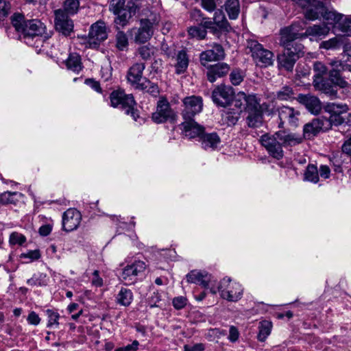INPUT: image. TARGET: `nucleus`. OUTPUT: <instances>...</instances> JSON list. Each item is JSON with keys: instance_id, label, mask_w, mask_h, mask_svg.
<instances>
[{"instance_id": "nucleus-31", "label": "nucleus", "mask_w": 351, "mask_h": 351, "mask_svg": "<svg viewBox=\"0 0 351 351\" xmlns=\"http://www.w3.org/2000/svg\"><path fill=\"white\" fill-rule=\"evenodd\" d=\"M66 66L68 69L78 73L82 69L81 57L77 53H71L66 60Z\"/></svg>"}, {"instance_id": "nucleus-32", "label": "nucleus", "mask_w": 351, "mask_h": 351, "mask_svg": "<svg viewBox=\"0 0 351 351\" xmlns=\"http://www.w3.org/2000/svg\"><path fill=\"white\" fill-rule=\"evenodd\" d=\"M293 87L286 85L278 90L275 96L280 101H291L294 99H296Z\"/></svg>"}, {"instance_id": "nucleus-44", "label": "nucleus", "mask_w": 351, "mask_h": 351, "mask_svg": "<svg viewBox=\"0 0 351 351\" xmlns=\"http://www.w3.org/2000/svg\"><path fill=\"white\" fill-rule=\"evenodd\" d=\"M128 38L125 33L123 31H118L116 35V47L120 51H123L128 48Z\"/></svg>"}, {"instance_id": "nucleus-50", "label": "nucleus", "mask_w": 351, "mask_h": 351, "mask_svg": "<svg viewBox=\"0 0 351 351\" xmlns=\"http://www.w3.org/2000/svg\"><path fill=\"white\" fill-rule=\"evenodd\" d=\"M46 314L48 317L47 327H52L53 326H58L59 325L58 319L60 315L51 309L46 311Z\"/></svg>"}, {"instance_id": "nucleus-8", "label": "nucleus", "mask_w": 351, "mask_h": 351, "mask_svg": "<svg viewBox=\"0 0 351 351\" xmlns=\"http://www.w3.org/2000/svg\"><path fill=\"white\" fill-rule=\"evenodd\" d=\"M177 114L171 108L169 102L165 97H161L157 103L156 110L152 114V119L156 123L167 121L174 123L177 120Z\"/></svg>"}, {"instance_id": "nucleus-56", "label": "nucleus", "mask_w": 351, "mask_h": 351, "mask_svg": "<svg viewBox=\"0 0 351 351\" xmlns=\"http://www.w3.org/2000/svg\"><path fill=\"white\" fill-rule=\"evenodd\" d=\"M25 241V237L18 232H13L10 237V243L12 245H22Z\"/></svg>"}, {"instance_id": "nucleus-51", "label": "nucleus", "mask_w": 351, "mask_h": 351, "mask_svg": "<svg viewBox=\"0 0 351 351\" xmlns=\"http://www.w3.org/2000/svg\"><path fill=\"white\" fill-rule=\"evenodd\" d=\"M243 73L241 70L236 69H234L230 75V80L232 84L234 86L239 85L243 80Z\"/></svg>"}, {"instance_id": "nucleus-46", "label": "nucleus", "mask_w": 351, "mask_h": 351, "mask_svg": "<svg viewBox=\"0 0 351 351\" xmlns=\"http://www.w3.org/2000/svg\"><path fill=\"white\" fill-rule=\"evenodd\" d=\"M45 278L46 275L44 274H34L31 278L27 280V284L32 287L45 286L47 285Z\"/></svg>"}, {"instance_id": "nucleus-37", "label": "nucleus", "mask_w": 351, "mask_h": 351, "mask_svg": "<svg viewBox=\"0 0 351 351\" xmlns=\"http://www.w3.org/2000/svg\"><path fill=\"white\" fill-rule=\"evenodd\" d=\"M117 299L119 304L123 306H129L133 300L132 292L130 289L121 288Z\"/></svg>"}, {"instance_id": "nucleus-36", "label": "nucleus", "mask_w": 351, "mask_h": 351, "mask_svg": "<svg viewBox=\"0 0 351 351\" xmlns=\"http://www.w3.org/2000/svg\"><path fill=\"white\" fill-rule=\"evenodd\" d=\"M326 112L330 114H341L348 111L349 108L346 104L328 103L324 106Z\"/></svg>"}, {"instance_id": "nucleus-42", "label": "nucleus", "mask_w": 351, "mask_h": 351, "mask_svg": "<svg viewBox=\"0 0 351 351\" xmlns=\"http://www.w3.org/2000/svg\"><path fill=\"white\" fill-rule=\"evenodd\" d=\"M27 21L24 16L20 13H14L11 17V22L16 31L21 34Z\"/></svg>"}, {"instance_id": "nucleus-9", "label": "nucleus", "mask_w": 351, "mask_h": 351, "mask_svg": "<svg viewBox=\"0 0 351 351\" xmlns=\"http://www.w3.org/2000/svg\"><path fill=\"white\" fill-rule=\"evenodd\" d=\"M46 26L40 20L32 19L26 21L24 29H23L21 36L25 39V42L29 45H32L31 40L44 37H48V35H45Z\"/></svg>"}, {"instance_id": "nucleus-40", "label": "nucleus", "mask_w": 351, "mask_h": 351, "mask_svg": "<svg viewBox=\"0 0 351 351\" xmlns=\"http://www.w3.org/2000/svg\"><path fill=\"white\" fill-rule=\"evenodd\" d=\"M222 117L228 125H234L239 119V113L231 109H227L222 113Z\"/></svg>"}, {"instance_id": "nucleus-4", "label": "nucleus", "mask_w": 351, "mask_h": 351, "mask_svg": "<svg viewBox=\"0 0 351 351\" xmlns=\"http://www.w3.org/2000/svg\"><path fill=\"white\" fill-rule=\"evenodd\" d=\"M213 294H216L217 291L220 292L221 297L230 302H237L241 299L243 294V289L238 282H232L230 278H223L217 289L210 288Z\"/></svg>"}, {"instance_id": "nucleus-24", "label": "nucleus", "mask_w": 351, "mask_h": 351, "mask_svg": "<svg viewBox=\"0 0 351 351\" xmlns=\"http://www.w3.org/2000/svg\"><path fill=\"white\" fill-rule=\"evenodd\" d=\"M145 69V64L142 62L134 64L128 70L127 80L128 82L135 88L141 84L145 77H143V72Z\"/></svg>"}, {"instance_id": "nucleus-59", "label": "nucleus", "mask_w": 351, "mask_h": 351, "mask_svg": "<svg viewBox=\"0 0 351 351\" xmlns=\"http://www.w3.org/2000/svg\"><path fill=\"white\" fill-rule=\"evenodd\" d=\"M329 120L330 122V127H332V125H341L344 122V119L341 116V114H330Z\"/></svg>"}, {"instance_id": "nucleus-12", "label": "nucleus", "mask_w": 351, "mask_h": 351, "mask_svg": "<svg viewBox=\"0 0 351 351\" xmlns=\"http://www.w3.org/2000/svg\"><path fill=\"white\" fill-rule=\"evenodd\" d=\"M328 65L330 66L328 76L330 82L335 83L341 88L348 87V82L341 76V73L346 70V64L335 58L329 60Z\"/></svg>"}, {"instance_id": "nucleus-5", "label": "nucleus", "mask_w": 351, "mask_h": 351, "mask_svg": "<svg viewBox=\"0 0 351 351\" xmlns=\"http://www.w3.org/2000/svg\"><path fill=\"white\" fill-rule=\"evenodd\" d=\"M111 106L114 108H121L127 114H130L134 121L139 117L137 110L134 109L136 102L132 94L127 95L122 90H114L110 96Z\"/></svg>"}, {"instance_id": "nucleus-53", "label": "nucleus", "mask_w": 351, "mask_h": 351, "mask_svg": "<svg viewBox=\"0 0 351 351\" xmlns=\"http://www.w3.org/2000/svg\"><path fill=\"white\" fill-rule=\"evenodd\" d=\"M16 192L6 191L0 194V206L14 203L12 196L15 195Z\"/></svg>"}, {"instance_id": "nucleus-19", "label": "nucleus", "mask_w": 351, "mask_h": 351, "mask_svg": "<svg viewBox=\"0 0 351 351\" xmlns=\"http://www.w3.org/2000/svg\"><path fill=\"white\" fill-rule=\"evenodd\" d=\"M56 29L64 36L70 34L73 29V21L69 16L61 9L54 11Z\"/></svg>"}, {"instance_id": "nucleus-43", "label": "nucleus", "mask_w": 351, "mask_h": 351, "mask_svg": "<svg viewBox=\"0 0 351 351\" xmlns=\"http://www.w3.org/2000/svg\"><path fill=\"white\" fill-rule=\"evenodd\" d=\"M317 124V123L313 120L311 123L304 125L303 128L304 138H311L319 132L317 125H316Z\"/></svg>"}, {"instance_id": "nucleus-28", "label": "nucleus", "mask_w": 351, "mask_h": 351, "mask_svg": "<svg viewBox=\"0 0 351 351\" xmlns=\"http://www.w3.org/2000/svg\"><path fill=\"white\" fill-rule=\"evenodd\" d=\"M230 70V66L226 63H218L211 66L207 71V78L210 82L216 81L217 78L226 75Z\"/></svg>"}, {"instance_id": "nucleus-33", "label": "nucleus", "mask_w": 351, "mask_h": 351, "mask_svg": "<svg viewBox=\"0 0 351 351\" xmlns=\"http://www.w3.org/2000/svg\"><path fill=\"white\" fill-rule=\"evenodd\" d=\"M136 90L147 92L156 97L159 94V88L156 84L152 82L147 78H144L141 84H138Z\"/></svg>"}, {"instance_id": "nucleus-6", "label": "nucleus", "mask_w": 351, "mask_h": 351, "mask_svg": "<svg viewBox=\"0 0 351 351\" xmlns=\"http://www.w3.org/2000/svg\"><path fill=\"white\" fill-rule=\"evenodd\" d=\"M247 48L250 49L252 57L257 66L267 67L274 63V53L255 40L247 41Z\"/></svg>"}, {"instance_id": "nucleus-11", "label": "nucleus", "mask_w": 351, "mask_h": 351, "mask_svg": "<svg viewBox=\"0 0 351 351\" xmlns=\"http://www.w3.org/2000/svg\"><path fill=\"white\" fill-rule=\"evenodd\" d=\"M108 38V28L103 21L93 23L90 28L87 45L90 48H97Z\"/></svg>"}, {"instance_id": "nucleus-23", "label": "nucleus", "mask_w": 351, "mask_h": 351, "mask_svg": "<svg viewBox=\"0 0 351 351\" xmlns=\"http://www.w3.org/2000/svg\"><path fill=\"white\" fill-rule=\"evenodd\" d=\"M296 100L304 105L306 108L312 114H318L322 109V104L319 99L311 94H299Z\"/></svg>"}, {"instance_id": "nucleus-30", "label": "nucleus", "mask_w": 351, "mask_h": 351, "mask_svg": "<svg viewBox=\"0 0 351 351\" xmlns=\"http://www.w3.org/2000/svg\"><path fill=\"white\" fill-rule=\"evenodd\" d=\"M329 31L330 28L326 25H314L306 28L304 34V38L308 36L315 37L325 36L329 33Z\"/></svg>"}, {"instance_id": "nucleus-58", "label": "nucleus", "mask_w": 351, "mask_h": 351, "mask_svg": "<svg viewBox=\"0 0 351 351\" xmlns=\"http://www.w3.org/2000/svg\"><path fill=\"white\" fill-rule=\"evenodd\" d=\"M202 6L208 12H213L216 8L215 0H201Z\"/></svg>"}, {"instance_id": "nucleus-21", "label": "nucleus", "mask_w": 351, "mask_h": 351, "mask_svg": "<svg viewBox=\"0 0 351 351\" xmlns=\"http://www.w3.org/2000/svg\"><path fill=\"white\" fill-rule=\"evenodd\" d=\"M81 214L75 208L66 210L62 216L63 230L66 232L76 230L81 222Z\"/></svg>"}, {"instance_id": "nucleus-63", "label": "nucleus", "mask_w": 351, "mask_h": 351, "mask_svg": "<svg viewBox=\"0 0 351 351\" xmlns=\"http://www.w3.org/2000/svg\"><path fill=\"white\" fill-rule=\"evenodd\" d=\"M239 336V332L237 328L233 326H231L229 330L228 339L232 342H234L238 339Z\"/></svg>"}, {"instance_id": "nucleus-26", "label": "nucleus", "mask_w": 351, "mask_h": 351, "mask_svg": "<svg viewBox=\"0 0 351 351\" xmlns=\"http://www.w3.org/2000/svg\"><path fill=\"white\" fill-rule=\"evenodd\" d=\"M189 283L198 284L204 288H208L211 282L212 276L205 271L192 270L186 276Z\"/></svg>"}, {"instance_id": "nucleus-16", "label": "nucleus", "mask_w": 351, "mask_h": 351, "mask_svg": "<svg viewBox=\"0 0 351 351\" xmlns=\"http://www.w3.org/2000/svg\"><path fill=\"white\" fill-rule=\"evenodd\" d=\"M280 34V43L284 49H295L296 45H302L298 40L304 38V34L298 33L294 25L282 29Z\"/></svg>"}, {"instance_id": "nucleus-41", "label": "nucleus", "mask_w": 351, "mask_h": 351, "mask_svg": "<svg viewBox=\"0 0 351 351\" xmlns=\"http://www.w3.org/2000/svg\"><path fill=\"white\" fill-rule=\"evenodd\" d=\"M342 15L337 13L333 10H328L325 7V10L322 14V17L327 21L328 24L333 25L339 23L341 19Z\"/></svg>"}, {"instance_id": "nucleus-64", "label": "nucleus", "mask_w": 351, "mask_h": 351, "mask_svg": "<svg viewBox=\"0 0 351 351\" xmlns=\"http://www.w3.org/2000/svg\"><path fill=\"white\" fill-rule=\"evenodd\" d=\"M184 351H203L204 350V346L202 343H197L193 346L185 345Z\"/></svg>"}, {"instance_id": "nucleus-55", "label": "nucleus", "mask_w": 351, "mask_h": 351, "mask_svg": "<svg viewBox=\"0 0 351 351\" xmlns=\"http://www.w3.org/2000/svg\"><path fill=\"white\" fill-rule=\"evenodd\" d=\"M11 10V4L6 0H0V16H7Z\"/></svg>"}, {"instance_id": "nucleus-29", "label": "nucleus", "mask_w": 351, "mask_h": 351, "mask_svg": "<svg viewBox=\"0 0 351 351\" xmlns=\"http://www.w3.org/2000/svg\"><path fill=\"white\" fill-rule=\"evenodd\" d=\"M176 73L177 74L184 73L188 68L189 62L186 51L184 50L178 51V54L176 55Z\"/></svg>"}, {"instance_id": "nucleus-61", "label": "nucleus", "mask_w": 351, "mask_h": 351, "mask_svg": "<svg viewBox=\"0 0 351 351\" xmlns=\"http://www.w3.org/2000/svg\"><path fill=\"white\" fill-rule=\"evenodd\" d=\"M27 322H29V324H32V325H38L40 322V319L38 316V315L35 313L34 311H32L28 317H27Z\"/></svg>"}, {"instance_id": "nucleus-39", "label": "nucleus", "mask_w": 351, "mask_h": 351, "mask_svg": "<svg viewBox=\"0 0 351 351\" xmlns=\"http://www.w3.org/2000/svg\"><path fill=\"white\" fill-rule=\"evenodd\" d=\"M306 181L317 183L319 181L317 168L314 165H308L306 169L304 176Z\"/></svg>"}, {"instance_id": "nucleus-1", "label": "nucleus", "mask_w": 351, "mask_h": 351, "mask_svg": "<svg viewBox=\"0 0 351 351\" xmlns=\"http://www.w3.org/2000/svg\"><path fill=\"white\" fill-rule=\"evenodd\" d=\"M302 141V138L296 134L280 130L274 134H265L261 136L260 142L270 156L280 160L284 156L282 147L295 146Z\"/></svg>"}, {"instance_id": "nucleus-47", "label": "nucleus", "mask_w": 351, "mask_h": 351, "mask_svg": "<svg viewBox=\"0 0 351 351\" xmlns=\"http://www.w3.org/2000/svg\"><path fill=\"white\" fill-rule=\"evenodd\" d=\"M189 34L193 37L196 38L199 40H202L206 38L207 32L202 26H193L188 29Z\"/></svg>"}, {"instance_id": "nucleus-22", "label": "nucleus", "mask_w": 351, "mask_h": 351, "mask_svg": "<svg viewBox=\"0 0 351 351\" xmlns=\"http://www.w3.org/2000/svg\"><path fill=\"white\" fill-rule=\"evenodd\" d=\"M313 84L316 90L322 91L332 99L337 97V87L338 86L330 82L329 78L326 80L324 77H318L313 79Z\"/></svg>"}, {"instance_id": "nucleus-7", "label": "nucleus", "mask_w": 351, "mask_h": 351, "mask_svg": "<svg viewBox=\"0 0 351 351\" xmlns=\"http://www.w3.org/2000/svg\"><path fill=\"white\" fill-rule=\"evenodd\" d=\"M304 46L298 45L295 49H285L284 52L277 57L278 67L292 72L296 61L304 54Z\"/></svg>"}, {"instance_id": "nucleus-48", "label": "nucleus", "mask_w": 351, "mask_h": 351, "mask_svg": "<svg viewBox=\"0 0 351 351\" xmlns=\"http://www.w3.org/2000/svg\"><path fill=\"white\" fill-rule=\"evenodd\" d=\"M80 5V3L78 0H66L64 3V10L63 11L68 14H75Z\"/></svg>"}, {"instance_id": "nucleus-45", "label": "nucleus", "mask_w": 351, "mask_h": 351, "mask_svg": "<svg viewBox=\"0 0 351 351\" xmlns=\"http://www.w3.org/2000/svg\"><path fill=\"white\" fill-rule=\"evenodd\" d=\"M136 53L144 60H149L154 53V48L150 45L139 47Z\"/></svg>"}, {"instance_id": "nucleus-15", "label": "nucleus", "mask_w": 351, "mask_h": 351, "mask_svg": "<svg viewBox=\"0 0 351 351\" xmlns=\"http://www.w3.org/2000/svg\"><path fill=\"white\" fill-rule=\"evenodd\" d=\"M154 21L145 19L140 21V27L133 28L131 32L134 35V42L137 43H145L147 42L154 34Z\"/></svg>"}, {"instance_id": "nucleus-14", "label": "nucleus", "mask_w": 351, "mask_h": 351, "mask_svg": "<svg viewBox=\"0 0 351 351\" xmlns=\"http://www.w3.org/2000/svg\"><path fill=\"white\" fill-rule=\"evenodd\" d=\"M301 8L306 9L304 16L306 19L314 21L317 19L325 10L324 4L318 0H292Z\"/></svg>"}, {"instance_id": "nucleus-18", "label": "nucleus", "mask_w": 351, "mask_h": 351, "mask_svg": "<svg viewBox=\"0 0 351 351\" xmlns=\"http://www.w3.org/2000/svg\"><path fill=\"white\" fill-rule=\"evenodd\" d=\"M146 267L145 262L136 261L123 269L121 278L125 284H132L134 282L135 278L145 270Z\"/></svg>"}, {"instance_id": "nucleus-27", "label": "nucleus", "mask_w": 351, "mask_h": 351, "mask_svg": "<svg viewBox=\"0 0 351 351\" xmlns=\"http://www.w3.org/2000/svg\"><path fill=\"white\" fill-rule=\"evenodd\" d=\"M199 142L205 150H215L219 147L221 138L216 132L205 133L204 132L200 136Z\"/></svg>"}, {"instance_id": "nucleus-13", "label": "nucleus", "mask_w": 351, "mask_h": 351, "mask_svg": "<svg viewBox=\"0 0 351 351\" xmlns=\"http://www.w3.org/2000/svg\"><path fill=\"white\" fill-rule=\"evenodd\" d=\"M183 109L182 116L183 119H193L199 114L203 108V100L199 96L191 95L185 97L182 99Z\"/></svg>"}, {"instance_id": "nucleus-10", "label": "nucleus", "mask_w": 351, "mask_h": 351, "mask_svg": "<svg viewBox=\"0 0 351 351\" xmlns=\"http://www.w3.org/2000/svg\"><path fill=\"white\" fill-rule=\"evenodd\" d=\"M278 115V128H283L285 125L296 128L300 125V112L292 107L282 106L276 110Z\"/></svg>"}, {"instance_id": "nucleus-52", "label": "nucleus", "mask_w": 351, "mask_h": 351, "mask_svg": "<svg viewBox=\"0 0 351 351\" xmlns=\"http://www.w3.org/2000/svg\"><path fill=\"white\" fill-rule=\"evenodd\" d=\"M313 120L317 123L316 125H317L319 132L327 131L331 128L329 118L322 117Z\"/></svg>"}, {"instance_id": "nucleus-20", "label": "nucleus", "mask_w": 351, "mask_h": 351, "mask_svg": "<svg viewBox=\"0 0 351 351\" xmlns=\"http://www.w3.org/2000/svg\"><path fill=\"white\" fill-rule=\"evenodd\" d=\"M211 47V49L202 51L199 55L200 62L204 66L210 62L219 61L225 57V51L221 45L214 43Z\"/></svg>"}, {"instance_id": "nucleus-2", "label": "nucleus", "mask_w": 351, "mask_h": 351, "mask_svg": "<svg viewBox=\"0 0 351 351\" xmlns=\"http://www.w3.org/2000/svg\"><path fill=\"white\" fill-rule=\"evenodd\" d=\"M239 97L245 102V110L247 113L246 123L250 128H259L263 123V112L260 107L259 101L254 95L240 93Z\"/></svg>"}, {"instance_id": "nucleus-57", "label": "nucleus", "mask_w": 351, "mask_h": 351, "mask_svg": "<svg viewBox=\"0 0 351 351\" xmlns=\"http://www.w3.org/2000/svg\"><path fill=\"white\" fill-rule=\"evenodd\" d=\"M186 302L187 299L185 297L178 296L173 298V306L176 309L179 310L183 308L186 305Z\"/></svg>"}, {"instance_id": "nucleus-62", "label": "nucleus", "mask_w": 351, "mask_h": 351, "mask_svg": "<svg viewBox=\"0 0 351 351\" xmlns=\"http://www.w3.org/2000/svg\"><path fill=\"white\" fill-rule=\"evenodd\" d=\"M85 84L89 86L91 88L95 90L98 93H101V88L98 82L94 80L93 79H86L85 80Z\"/></svg>"}, {"instance_id": "nucleus-49", "label": "nucleus", "mask_w": 351, "mask_h": 351, "mask_svg": "<svg viewBox=\"0 0 351 351\" xmlns=\"http://www.w3.org/2000/svg\"><path fill=\"white\" fill-rule=\"evenodd\" d=\"M313 70L315 72L313 77V79H315L318 77H323V76L327 73L328 68L322 62L317 61L313 64Z\"/></svg>"}, {"instance_id": "nucleus-38", "label": "nucleus", "mask_w": 351, "mask_h": 351, "mask_svg": "<svg viewBox=\"0 0 351 351\" xmlns=\"http://www.w3.org/2000/svg\"><path fill=\"white\" fill-rule=\"evenodd\" d=\"M272 324L271 322L264 320L260 322L258 334V339L260 341H264L271 333Z\"/></svg>"}, {"instance_id": "nucleus-34", "label": "nucleus", "mask_w": 351, "mask_h": 351, "mask_svg": "<svg viewBox=\"0 0 351 351\" xmlns=\"http://www.w3.org/2000/svg\"><path fill=\"white\" fill-rule=\"evenodd\" d=\"M225 8L230 19H236L238 17L240 12L239 0H228Z\"/></svg>"}, {"instance_id": "nucleus-17", "label": "nucleus", "mask_w": 351, "mask_h": 351, "mask_svg": "<svg viewBox=\"0 0 351 351\" xmlns=\"http://www.w3.org/2000/svg\"><path fill=\"white\" fill-rule=\"evenodd\" d=\"M234 97V91L230 86L220 85L213 91L212 99L217 106L226 107L229 105Z\"/></svg>"}, {"instance_id": "nucleus-25", "label": "nucleus", "mask_w": 351, "mask_h": 351, "mask_svg": "<svg viewBox=\"0 0 351 351\" xmlns=\"http://www.w3.org/2000/svg\"><path fill=\"white\" fill-rule=\"evenodd\" d=\"M182 127V132L184 135L190 138L199 137L204 132V128L197 122L194 119H184V122L180 125Z\"/></svg>"}, {"instance_id": "nucleus-60", "label": "nucleus", "mask_w": 351, "mask_h": 351, "mask_svg": "<svg viewBox=\"0 0 351 351\" xmlns=\"http://www.w3.org/2000/svg\"><path fill=\"white\" fill-rule=\"evenodd\" d=\"M138 341L137 340H134L131 344L117 348L114 351H136L138 349Z\"/></svg>"}, {"instance_id": "nucleus-35", "label": "nucleus", "mask_w": 351, "mask_h": 351, "mask_svg": "<svg viewBox=\"0 0 351 351\" xmlns=\"http://www.w3.org/2000/svg\"><path fill=\"white\" fill-rule=\"evenodd\" d=\"M213 21L219 29L226 32L228 31L230 26L226 16L221 10H217L215 11Z\"/></svg>"}, {"instance_id": "nucleus-3", "label": "nucleus", "mask_w": 351, "mask_h": 351, "mask_svg": "<svg viewBox=\"0 0 351 351\" xmlns=\"http://www.w3.org/2000/svg\"><path fill=\"white\" fill-rule=\"evenodd\" d=\"M124 6L125 0H111L110 3V10L117 16L114 19L117 29L124 27L128 24L138 8L134 3H132V5H128V8H125Z\"/></svg>"}, {"instance_id": "nucleus-54", "label": "nucleus", "mask_w": 351, "mask_h": 351, "mask_svg": "<svg viewBox=\"0 0 351 351\" xmlns=\"http://www.w3.org/2000/svg\"><path fill=\"white\" fill-rule=\"evenodd\" d=\"M339 40L337 38H333L320 43L319 47L326 49H336L338 47Z\"/></svg>"}]
</instances>
